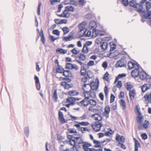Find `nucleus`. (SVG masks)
<instances>
[{"label":"nucleus","instance_id":"nucleus-1","mask_svg":"<svg viewBox=\"0 0 151 151\" xmlns=\"http://www.w3.org/2000/svg\"><path fill=\"white\" fill-rule=\"evenodd\" d=\"M96 81H97L96 85L94 84L93 85H92V83H93V81L91 82L90 83L84 84L82 86V90L83 91L86 90V89H85V87H86L87 86H88V88H91L90 90H96L98 88L99 86V82L98 79H97Z\"/></svg>","mask_w":151,"mask_h":151},{"label":"nucleus","instance_id":"nucleus-2","mask_svg":"<svg viewBox=\"0 0 151 151\" xmlns=\"http://www.w3.org/2000/svg\"><path fill=\"white\" fill-rule=\"evenodd\" d=\"M86 22H83L80 23L78 25V27L80 29L79 33L80 37L85 36L86 37V33L87 30L85 28L84 25L85 24Z\"/></svg>","mask_w":151,"mask_h":151},{"label":"nucleus","instance_id":"nucleus-3","mask_svg":"<svg viewBox=\"0 0 151 151\" xmlns=\"http://www.w3.org/2000/svg\"><path fill=\"white\" fill-rule=\"evenodd\" d=\"M97 27V24L96 22L92 21L89 24V27L91 29H93V32L95 33L96 35L98 34L99 30L96 29Z\"/></svg>","mask_w":151,"mask_h":151},{"label":"nucleus","instance_id":"nucleus-4","mask_svg":"<svg viewBox=\"0 0 151 151\" xmlns=\"http://www.w3.org/2000/svg\"><path fill=\"white\" fill-rule=\"evenodd\" d=\"M100 121L94 122L93 123L91 126L93 130L96 132H98L101 129L102 124L99 122Z\"/></svg>","mask_w":151,"mask_h":151},{"label":"nucleus","instance_id":"nucleus-5","mask_svg":"<svg viewBox=\"0 0 151 151\" xmlns=\"http://www.w3.org/2000/svg\"><path fill=\"white\" fill-rule=\"evenodd\" d=\"M126 61L124 59H122V58L117 62V63L115 65V67L116 68L126 67Z\"/></svg>","mask_w":151,"mask_h":151},{"label":"nucleus","instance_id":"nucleus-6","mask_svg":"<svg viewBox=\"0 0 151 151\" xmlns=\"http://www.w3.org/2000/svg\"><path fill=\"white\" fill-rule=\"evenodd\" d=\"M146 1L145 0H141L140 2V4H139V7L137 9V11L139 13H144L146 12L145 10H143V8L142 4L145 2L146 3Z\"/></svg>","mask_w":151,"mask_h":151},{"label":"nucleus","instance_id":"nucleus-7","mask_svg":"<svg viewBox=\"0 0 151 151\" xmlns=\"http://www.w3.org/2000/svg\"><path fill=\"white\" fill-rule=\"evenodd\" d=\"M81 144H78L74 142L73 143V145H70L72 147H71L70 150L71 151H78V149L81 148L80 145Z\"/></svg>","mask_w":151,"mask_h":151},{"label":"nucleus","instance_id":"nucleus-8","mask_svg":"<svg viewBox=\"0 0 151 151\" xmlns=\"http://www.w3.org/2000/svg\"><path fill=\"white\" fill-rule=\"evenodd\" d=\"M127 65L129 70H131L133 68L135 69L137 66H139V65L136 62V63H134L131 61H129L128 62Z\"/></svg>","mask_w":151,"mask_h":151},{"label":"nucleus","instance_id":"nucleus-9","mask_svg":"<svg viewBox=\"0 0 151 151\" xmlns=\"http://www.w3.org/2000/svg\"><path fill=\"white\" fill-rule=\"evenodd\" d=\"M75 134L72 135H68L67 136V138L69 139V144L70 145H73V143L74 142H75L76 138L77 137H75Z\"/></svg>","mask_w":151,"mask_h":151},{"label":"nucleus","instance_id":"nucleus-10","mask_svg":"<svg viewBox=\"0 0 151 151\" xmlns=\"http://www.w3.org/2000/svg\"><path fill=\"white\" fill-rule=\"evenodd\" d=\"M139 66L136 67L131 73V76L133 77L136 78L139 76Z\"/></svg>","mask_w":151,"mask_h":151},{"label":"nucleus","instance_id":"nucleus-11","mask_svg":"<svg viewBox=\"0 0 151 151\" xmlns=\"http://www.w3.org/2000/svg\"><path fill=\"white\" fill-rule=\"evenodd\" d=\"M115 139L118 142V143H119V142H120V141L122 143H124L125 142L124 137L123 136H120L118 134H117L116 135Z\"/></svg>","mask_w":151,"mask_h":151},{"label":"nucleus","instance_id":"nucleus-12","mask_svg":"<svg viewBox=\"0 0 151 151\" xmlns=\"http://www.w3.org/2000/svg\"><path fill=\"white\" fill-rule=\"evenodd\" d=\"M63 76L65 77H70L72 78L73 77V74L71 71L69 70H64L63 73Z\"/></svg>","mask_w":151,"mask_h":151},{"label":"nucleus","instance_id":"nucleus-13","mask_svg":"<svg viewBox=\"0 0 151 151\" xmlns=\"http://www.w3.org/2000/svg\"><path fill=\"white\" fill-rule=\"evenodd\" d=\"M68 11H65V9L64 11L63 12V13L60 14H57V15L60 17H63L64 18H68L70 14L68 12Z\"/></svg>","mask_w":151,"mask_h":151},{"label":"nucleus","instance_id":"nucleus-14","mask_svg":"<svg viewBox=\"0 0 151 151\" xmlns=\"http://www.w3.org/2000/svg\"><path fill=\"white\" fill-rule=\"evenodd\" d=\"M139 76L141 80H143L147 78V74L145 71H141L139 72Z\"/></svg>","mask_w":151,"mask_h":151},{"label":"nucleus","instance_id":"nucleus-15","mask_svg":"<svg viewBox=\"0 0 151 151\" xmlns=\"http://www.w3.org/2000/svg\"><path fill=\"white\" fill-rule=\"evenodd\" d=\"M129 5L131 6L136 8L137 10V9L138 8L137 6H139V4L137 3L136 0H132L129 2Z\"/></svg>","mask_w":151,"mask_h":151},{"label":"nucleus","instance_id":"nucleus-16","mask_svg":"<svg viewBox=\"0 0 151 151\" xmlns=\"http://www.w3.org/2000/svg\"><path fill=\"white\" fill-rule=\"evenodd\" d=\"M143 17L146 19H150V23L151 20V10L149 11L146 13V12L143 15Z\"/></svg>","mask_w":151,"mask_h":151},{"label":"nucleus","instance_id":"nucleus-17","mask_svg":"<svg viewBox=\"0 0 151 151\" xmlns=\"http://www.w3.org/2000/svg\"><path fill=\"white\" fill-rule=\"evenodd\" d=\"M136 94L135 90L134 89L129 91V95L131 100H133L134 98V96Z\"/></svg>","mask_w":151,"mask_h":151},{"label":"nucleus","instance_id":"nucleus-18","mask_svg":"<svg viewBox=\"0 0 151 151\" xmlns=\"http://www.w3.org/2000/svg\"><path fill=\"white\" fill-rule=\"evenodd\" d=\"M133 140L134 142V151H138V147H140V145L139 141L136 139L135 138H134Z\"/></svg>","mask_w":151,"mask_h":151},{"label":"nucleus","instance_id":"nucleus-19","mask_svg":"<svg viewBox=\"0 0 151 151\" xmlns=\"http://www.w3.org/2000/svg\"><path fill=\"white\" fill-rule=\"evenodd\" d=\"M39 35L41 37V41L42 44L44 45L45 43V38L43 33V31L42 29H41L40 32H39Z\"/></svg>","mask_w":151,"mask_h":151},{"label":"nucleus","instance_id":"nucleus-20","mask_svg":"<svg viewBox=\"0 0 151 151\" xmlns=\"http://www.w3.org/2000/svg\"><path fill=\"white\" fill-rule=\"evenodd\" d=\"M108 47V44L106 42H103L100 45V47L102 50V51H104L106 50Z\"/></svg>","mask_w":151,"mask_h":151},{"label":"nucleus","instance_id":"nucleus-21","mask_svg":"<svg viewBox=\"0 0 151 151\" xmlns=\"http://www.w3.org/2000/svg\"><path fill=\"white\" fill-rule=\"evenodd\" d=\"M91 92V90H90L89 91H85V90H84V92H83V93L84 95V96L85 97V99H86L88 100V99L89 98V96H86V94H87L88 96H89L90 97H92V96L91 95V93H92Z\"/></svg>","mask_w":151,"mask_h":151},{"label":"nucleus","instance_id":"nucleus-22","mask_svg":"<svg viewBox=\"0 0 151 151\" xmlns=\"http://www.w3.org/2000/svg\"><path fill=\"white\" fill-rule=\"evenodd\" d=\"M64 69L61 65L57 66L56 68L55 69L56 73H62L63 72Z\"/></svg>","mask_w":151,"mask_h":151},{"label":"nucleus","instance_id":"nucleus-23","mask_svg":"<svg viewBox=\"0 0 151 151\" xmlns=\"http://www.w3.org/2000/svg\"><path fill=\"white\" fill-rule=\"evenodd\" d=\"M91 146V144L90 143H88L87 142H84V144L82 145V147L83 149L85 151H87V149L88 148V147H90Z\"/></svg>","mask_w":151,"mask_h":151},{"label":"nucleus","instance_id":"nucleus-24","mask_svg":"<svg viewBox=\"0 0 151 151\" xmlns=\"http://www.w3.org/2000/svg\"><path fill=\"white\" fill-rule=\"evenodd\" d=\"M86 55L83 53H81L77 55V58H78L80 60L84 61L86 59Z\"/></svg>","mask_w":151,"mask_h":151},{"label":"nucleus","instance_id":"nucleus-25","mask_svg":"<svg viewBox=\"0 0 151 151\" xmlns=\"http://www.w3.org/2000/svg\"><path fill=\"white\" fill-rule=\"evenodd\" d=\"M76 141H75V143L77 144H84V142L83 141V139L81 137H77L76 138Z\"/></svg>","mask_w":151,"mask_h":151},{"label":"nucleus","instance_id":"nucleus-26","mask_svg":"<svg viewBox=\"0 0 151 151\" xmlns=\"http://www.w3.org/2000/svg\"><path fill=\"white\" fill-rule=\"evenodd\" d=\"M145 7L146 8V12H148L150 10V8H151V2H150L149 1H147L145 3ZM147 13L146 12V13Z\"/></svg>","mask_w":151,"mask_h":151},{"label":"nucleus","instance_id":"nucleus-27","mask_svg":"<svg viewBox=\"0 0 151 151\" xmlns=\"http://www.w3.org/2000/svg\"><path fill=\"white\" fill-rule=\"evenodd\" d=\"M68 94L69 95L71 96H74L78 94V92H77L75 90H72L68 92Z\"/></svg>","mask_w":151,"mask_h":151},{"label":"nucleus","instance_id":"nucleus-28","mask_svg":"<svg viewBox=\"0 0 151 151\" xmlns=\"http://www.w3.org/2000/svg\"><path fill=\"white\" fill-rule=\"evenodd\" d=\"M66 101L68 102L73 103L74 105L75 102V98L72 97H69L66 99Z\"/></svg>","mask_w":151,"mask_h":151},{"label":"nucleus","instance_id":"nucleus-29","mask_svg":"<svg viewBox=\"0 0 151 151\" xmlns=\"http://www.w3.org/2000/svg\"><path fill=\"white\" fill-rule=\"evenodd\" d=\"M58 119L60 121H63L64 120V116L63 113L59 111L58 112Z\"/></svg>","mask_w":151,"mask_h":151},{"label":"nucleus","instance_id":"nucleus-30","mask_svg":"<svg viewBox=\"0 0 151 151\" xmlns=\"http://www.w3.org/2000/svg\"><path fill=\"white\" fill-rule=\"evenodd\" d=\"M65 9V11H68L71 12H73L74 10V8L71 5H68L66 6Z\"/></svg>","mask_w":151,"mask_h":151},{"label":"nucleus","instance_id":"nucleus-31","mask_svg":"<svg viewBox=\"0 0 151 151\" xmlns=\"http://www.w3.org/2000/svg\"><path fill=\"white\" fill-rule=\"evenodd\" d=\"M56 51L57 52H59L60 53L65 54L67 52V51L62 48H58L56 50Z\"/></svg>","mask_w":151,"mask_h":151},{"label":"nucleus","instance_id":"nucleus-32","mask_svg":"<svg viewBox=\"0 0 151 151\" xmlns=\"http://www.w3.org/2000/svg\"><path fill=\"white\" fill-rule=\"evenodd\" d=\"M148 89L149 87L147 86V83L144 84L143 86H142L141 87L142 92L144 93Z\"/></svg>","mask_w":151,"mask_h":151},{"label":"nucleus","instance_id":"nucleus-33","mask_svg":"<svg viewBox=\"0 0 151 151\" xmlns=\"http://www.w3.org/2000/svg\"><path fill=\"white\" fill-rule=\"evenodd\" d=\"M57 90H55L53 93L52 95V98L55 99V102H57L58 100V97L57 93Z\"/></svg>","mask_w":151,"mask_h":151},{"label":"nucleus","instance_id":"nucleus-34","mask_svg":"<svg viewBox=\"0 0 151 151\" xmlns=\"http://www.w3.org/2000/svg\"><path fill=\"white\" fill-rule=\"evenodd\" d=\"M125 86H126V88L128 91H131V89L133 88V86L132 85L129 84L128 83H127L125 84Z\"/></svg>","mask_w":151,"mask_h":151},{"label":"nucleus","instance_id":"nucleus-35","mask_svg":"<svg viewBox=\"0 0 151 151\" xmlns=\"http://www.w3.org/2000/svg\"><path fill=\"white\" fill-rule=\"evenodd\" d=\"M109 45L110 46V51H112L115 49L116 47V45L115 44H114L113 42H110L109 43Z\"/></svg>","mask_w":151,"mask_h":151},{"label":"nucleus","instance_id":"nucleus-36","mask_svg":"<svg viewBox=\"0 0 151 151\" xmlns=\"http://www.w3.org/2000/svg\"><path fill=\"white\" fill-rule=\"evenodd\" d=\"M104 112L103 113L109 114L110 112V107L109 105L106 106L104 108Z\"/></svg>","mask_w":151,"mask_h":151},{"label":"nucleus","instance_id":"nucleus-37","mask_svg":"<svg viewBox=\"0 0 151 151\" xmlns=\"http://www.w3.org/2000/svg\"><path fill=\"white\" fill-rule=\"evenodd\" d=\"M143 117L142 116H138L137 117V122L138 124H141L143 121Z\"/></svg>","mask_w":151,"mask_h":151},{"label":"nucleus","instance_id":"nucleus-38","mask_svg":"<svg viewBox=\"0 0 151 151\" xmlns=\"http://www.w3.org/2000/svg\"><path fill=\"white\" fill-rule=\"evenodd\" d=\"M24 132L25 135L28 137L29 134V129L28 127L24 128Z\"/></svg>","mask_w":151,"mask_h":151},{"label":"nucleus","instance_id":"nucleus-39","mask_svg":"<svg viewBox=\"0 0 151 151\" xmlns=\"http://www.w3.org/2000/svg\"><path fill=\"white\" fill-rule=\"evenodd\" d=\"M71 38H73V36L72 35H69L68 37H63V40L66 41H67L71 40Z\"/></svg>","mask_w":151,"mask_h":151},{"label":"nucleus","instance_id":"nucleus-40","mask_svg":"<svg viewBox=\"0 0 151 151\" xmlns=\"http://www.w3.org/2000/svg\"><path fill=\"white\" fill-rule=\"evenodd\" d=\"M94 65V62L92 60H90L88 63V64H84L83 67H86L88 65L89 66H92Z\"/></svg>","mask_w":151,"mask_h":151},{"label":"nucleus","instance_id":"nucleus-41","mask_svg":"<svg viewBox=\"0 0 151 151\" xmlns=\"http://www.w3.org/2000/svg\"><path fill=\"white\" fill-rule=\"evenodd\" d=\"M93 112H95L96 113L95 114L92 115V117H93V116H95V115H97V116H100V114H99V111L98 109H94L93 110Z\"/></svg>","mask_w":151,"mask_h":151},{"label":"nucleus","instance_id":"nucleus-42","mask_svg":"<svg viewBox=\"0 0 151 151\" xmlns=\"http://www.w3.org/2000/svg\"><path fill=\"white\" fill-rule=\"evenodd\" d=\"M120 104L121 106H123V109H125L126 107V104L125 101L123 99H121L120 101Z\"/></svg>","mask_w":151,"mask_h":151},{"label":"nucleus","instance_id":"nucleus-43","mask_svg":"<svg viewBox=\"0 0 151 151\" xmlns=\"http://www.w3.org/2000/svg\"><path fill=\"white\" fill-rule=\"evenodd\" d=\"M88 49L87 46L86 45H84L82 51V52L84 53H87L88 52Z\"/></svg>","mask_w":151,"mask_h":151},{"label":"nucleus","instance_id":"nucleus-44","mask_svg":"<svg viewBox=\"0 0 151 151\" xmlns=\"http://www.w3.org/2000/svg\"><path fill=\"white\" fill-rule=\"evenodd\" d=\"M72 65L73 64L71 63H66L65 68L71 70Z\"/></svg>","mask_w":151,"mask_h":151},{"label":"nucleus","instance_id":"nucleus-45","mask_svg":"<svg viewBox=\"0 0 151 151\" xmlns=\"http://www.w3.org/2000/svg\"><path fill=\"white\" fill-rule=\"evenodd\" d=\"M67 4L73 5L75 6H77L78 5V3L74 0H70V1Z\"/></svg>","mask_w":151,"mask_h":151},{"label":"nucleus","instance_id":"nucleus-46","mask_svg":"<svg viewBox=\"0 0 151 151\" xmlns=\"http://www.w3.org/2000/svg\"><path fill=\"white\" fill-rule=\"evenodd\" d=\"M88 104L95 106L96 105V102L95 100L93 99H90L88 101Z\"/></svg>","mask_w":151,"mask_h":151},{"label":"nucleus","instance_id":"nucleus-47","mask_svg":"<svg viewBox=\"0 0 151 151\" xmlns=\"http://www.w3.org/2000/svg\"><path fill=\"white\" fill-rule=\"evenodd\" d=\"M86 74L87 76L89 78H91L93 75V73L90 70H88Z\"/></svg>","mask_w":151,"mask_h":151},{"label":"nucleus","instance_id":"nucleus-48","mask_svg":"<svg viewBox=\"0 0 151 151\" xmlns=\"http://www.w3.org/2000/svg\"><path fill=\"white\" fill-rule=\"evenodd\" d=\"M62 30L64 34L65 35L69 32V29L67 27H64L62 28Z\"/></svg>","mask_w":151,"mask_h":151},{"label":"nucleus","instance_id":"nucleus-49","mask_svg":"<svg viewBox=\"0 0 151 151\" xmlns=\"http://www.w3.org/2000/svg\"><path fill=\"white\" fill-rule=\"evenodd\" d=\"M83 67V70H81L80 73L81 74V76H86V68H85Z\"/></svg>","mask_w":151,"mask_h":151},{"label":"nucleus","instance_id":"nucleus-50","mask_svg":"<svg viewBox=\"0 0 151 151\" xmlns=\"http://www.w3.org/2000/svg\"><path fill=\"white\" fill-rule=\"evenodd\" d=\"M71 52L75 55H77L79 53L80 51L79 50H76V48H74L73 49L71 50Z\"/></svg>","mask_w":151,"mask_h":151},{"label":"nucleus","instance_id":"nucleus-51","mask_svg":"<svg viewBox=\"0 0 151 151\" xmlns=\"http://www.w3.org/2000/svg\"><path fill=\"white\" fill-rule=\"evenodd\" d=\"M41 5V3L40 2H39L37 8V14L39 15H40V8Z\"/></svg>","mask_w":151,"mask_h":151},{"label":"nucleus","instance_id":"nucleus-52","mask_svg":"<svg viewBox=\"0 0 151 151\" xmlns=\"http://www.w3.org/2000/svg\"><path fill=\"white\" fill-rule=\"evenodd\" d=\"M96 120H97L99 121H100L102 119V118L101 115H100V116H97V115H95V116H93Z\"/></svg>","mask_w":151,"mask_h":151},{"label":"nucleus","instance_id":"nucleus-53","mask_svg":"<svg viewBox=\"0 0 151 151\" xmlns=\"http://www.w3.org/2000/svg\"><path fill=\"white\" fill-rule=\"evenodd\" d=\"M146 81L147 82V84L149 87V89L151 88V78H147Z\"/></svg>","mask_w":151,"mask_h":151},{"label":"nucleus","instance_id":"nucleus-54","mask_svg":"<svg viewBox=\"0 0 151 151\" xmlns=\"http://www.w3.org/2000/svg\"><path fill=\"white\" fill-rule=\"evenodd\" d=\"M141 137H142V139L143 140H145L147 138V135L145 133L142 134H141Z\"/></svg>","mask_w":151,"mask_h":151},{"label":"nucleus","instance_id":"nucleus-55","mask_svg":"<svg viewBox=\"0 0 151 151\" xmlns=\"http://www.w3.org/2000/svg\"><path fill=\"white\" fill-rule=\"evenodd\" d=\"M52 33L54 35L58 36L60 35V32L58 30L55 29L53 30Z\"/></svg>","mask_w":151,"mask_h":151},{"label":"nucleus","instance_id":"nucleus-56","mask_svg":"<svg viewBox=\"0 0 151 151\" xmlns=\"http://www.w3.org/2000/svg\"><path fill=\"white\" fill-rule=\"evenodd\" d=\"M93 143L95 144H100V143H104L106 142L105 140L101 142H99L97 140H94L93 141Z\"/></svg>","mask_w":151,"mask_h":151},{"label":"nucleus","instance_id":"nucleus-57","mask_svg":"<svg viewBox=\"0 0 151 151\" xmlns=\"http://www.w3.org/2000/svg\"><path fill=\"white\" fill-rule=\"evenodd\" d=\"M115 98V96L112 94H111V95L110 103H112L114 102Z\"/></svg>","mask_w":151,"mask_h":151},{"label":"nucleus","instance_id":"nucleus-58","mask_svg":"<svg viewBox=\"0 0 151 151\" xmlns=\"http://www.w3.org/2000/svg\"><path fill=\"white\" fill-rule=\"evenodd\" d=\"M145 123L143 125V127L145 128V129H146L148 128V125L149 124V121L145 120Z\"/></svg>","mask_w":151,"mask_h":151},{"label":"nucleus","instance_id":"nucleus-59","mask_svg":"<svg viewBox=\"0 0 151 151\" xmlns=\"http://www.w3.org/2000/svg\"><path fill=\"white\" fill-rule=\"evenodd\" d=\"M118 146L121 147L123 149H126L125 145L123 143H121L120 142H119Z\"/></svg>","mask_w":151,"mask_h":151},{"label":"nucleus","instance_id":"nucleus-60","mask_svg":"<svg viewBox=\"0 0 151 151\" xmlns=\"http://www.w3.org/2000/svg\"><path fill=\"white\" fill-rule=\"evenodd\" d=\"M128 0H122V2L125 6H127L129 4Z\"/></svg>","mask_w":151,"mask_h":151},{"label":"nucleus","instance_id":"nucleus-61","mask_svg":"<svg viewBox=\"0 0 151 151\" xmlns=\"http://www.w3.org/2000/svg\"><path fill=\"white\" fill-rule=\"evenodd\" d=\"M86 3V1L84 2V0H79L78 3L80 5L83 6Z\"/></svg>","mask_w":151,"mask_h":151},{"label":"nucleus","instance_id":"nucleus-62","mask_svg":"<svg viewBox=\"0 0 151 151\" xmlns=\"http://www.w3.org/2000/svg\"><path fill=\"white\" fill-rule=\"evenodd\" d=\"M68 132L71 134L75 133H77L76 129L74 130L73 129H68Z\"/></svg>","mask_w":151,"mask_h":151},{"label":"nucleus","instance_id":"nucleus-63","mask_svg":"<svg viewBox=\"0 0 151 151\" xmlns=\"http://www.w3.org/2000/svg\"><path fill=\"white\" fill-rule=\"evenodd\" d=\"M122 86V83L121 81H119L116 84V86L119 88H120Z\"/></svg>","mask_w":151,"mask_h":151},{"label":"nucleus","instance_id":"nucleus-64","mask_svg":"<svg viewBox=\"0 0 151 151\" xmlns=\"http://www.w3.org/2000/svg\"><path fill=\"white\" fill-rule=\"evenodd\" d=\"M109 75V73L108 72H106L104 74V77L103 78V79L104 80L108 81V76Z\"/></svg>","mask_w":151,"mask_h":151}]
</instances>
